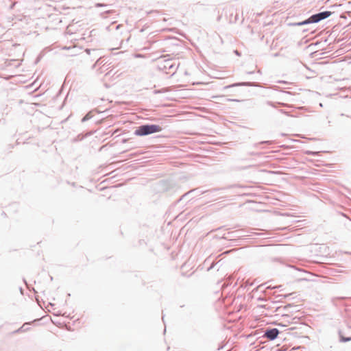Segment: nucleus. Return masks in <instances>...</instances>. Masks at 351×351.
Returning <instances> with one entry per match:
<instances>
[{
    "label": "nucleus",
    "instance_id": "f257e3e1",
    "mask_svg": "<svg viewBox=\"0 0 351 351\" xmlns=\"http://www.w3.org/2000/svg\"><path fill=\"white\" fill-rule=\"evenodd\" d=\"M162 128L155 124H144L138 126L134 134L136 136H143L162 131Z\"/></svg>",
    "mask_w": 351,
    "mask_h": 351
},
{
    "label": "nucleus",
    "instance_id": "f03ea898",
    "mask_svg": "<svg viewBox=\"0 0 351 351\" xmlns=\"http://www.w3.org/2000/svg\"><path fill=\"white\" fill-rule=\"evenodd\" d=\"M250 83L247 82H243V83H237L233 84L231 85H228L223 86L222 88H221V98L224 97L225 100L226 101H238V99H236L234 98H226L228 96H235L236 94L234 93L235 90L234 88L239 86H247L249 85Z\"/></svg>",
    "mask_w": 351,
    "mask_h": 351
},
{
    "label": "nucleus",
    "instance_id": "7ed1b4c3",
    "mask_svg": "<svg viewBox=\"0 0 351 351\" xmlns=\"http://www.w3.org/2000/svg\"><path fill=\"white\" fill-rule=\"evenodd\" d=\"M332 12L330 11H324L317 14H313L308 19L296 23L297 25H304L310 23H315L324 20L331 15Z\"/></svg>",
    "mask_w": 351,
    "mask_h": 351
},
{
    "label": "nucleus",
    "instance_id": "20e7f679",
    "mask_svg": "<svg viewBox=\"0 0 351 351\" xmlns=\"http://www.w3.org/2000/svg\"><path fill=\"white\" fill-rule=\"evenodd\" d=\"M217 257H214L212 256H208L204 262V267H206V270L208 271H211L214 269L218 263V261H216Z\"/></svg>",
    "mask_w": 351,
    "mask_h": 351
},
{
    "label": "nucleus",
    "instance_id": "39448f33",
    "mask_svg": "<svg viewBox=\"0 0 351 351\" xmlns=\"http://www.w3.org/2000/svg\"><path fill=\"white\" fill-rule=\"evenodd\" d=\"M278 334L279 330L277 328H271L267 330L264 336L270 340H274L278 337Z\"/></svg>",
    "mask_w": 351,
    "mask_h": 351
},
{
    "label": "nucleus",
    "instance_id": "423d86ee",
    "mask_svg": "<svg viewBox=\"0 0 351 351\" xmlns=\"http://www.w3.org/2000/svg\"><path fill=\"white\" fill-rule=\"evenodd\" d=\"M204 193H206L205 197H207V199L209 198H213L214 199H217V195H218V190L215 189L213 191H205Z\"/></svg>",
    "mask_w": 351,
    "mask_h": 351
},
{
    "label": "nucleus",
    "instance_id": "0eeeda50",
    "mask_svg": "<svg viewBox=\"0 0 351 351\" xmlns=\"http://www.w3.org/2000/svg\"><path fill=\"white\" fill-rule=\"evenodd\" d=\"M29 323L24 324L21 328H19V329L15 330L14 332V333H18V332H23L27 331L29 329V328H25V326L26 325H29Z\"/></svg>",
    "mask_w": 351,
    "mask_h": 351
},
{
    "label": "nucleus",
    "instance_id": "6e6552de",
    "mask_svg": "<svg viewBox=\"0 0 351 351\" xmlns=\"http://www.w3.org/2000/svg\"><path fill=\"white\" fill-rule=\"evenodd\" d=\"M93 117V115H92V111H90L89 112H88L82 119V122L84 123V122H86V121L90 119L91 118Z\"/></svg>",
    "mask_w": 351,
    "mask_h": 351
},
{
    "label": "nucleus",
    "instance_id": "1a4fd4ad",
    "mask_svg": "<svg viewBox=\"0 0 351 351\" xmlns=\"http://www.w3.org/2000/svg\"><path fill=\"white\" fill-rule=\"evenodd\" d=\"M165 68H169V69H171L173 68V64H171V61L170 60H167L165 61Z\"/></svg>",
    "mask_w": 351,
    "mask_h": 351
},
{
    "label": "nucleus",
    "instance_id": "9d476101",
    "mask_svg": "<svg viewBox=\"0 0 351 351\" xmlns=\"http://www.w3.org/2000/svg\"><path fill=\"white\" fill-rule=\"evenodd\" d=\"M96 64L98 65H104V60H101V58H99L97 61Z\"/></svg>",
    "mask_w": 351,
    "mask_h": 351
},
{
    "label": "nucleus",
    "instance_id": "9b49d317",
    "mask_svg": "<svg viewBox=\"0 0 351 351\" xmlns=\"http://www.w3.org/2000/svg\"><path fill=\"white\" fill-rule=\"evenodd\" d=\"M350 340H351V337L345 338V337L341 336V341H343V342L349 341Z\"/></svg>",
    "mask_w": 351,
    "mask_h": 351
},
{
    "label": "nucleus",
    "instance_id": "f8f14e48",
    "mask_svg": "<svg viewBox=\"0 0 351 351\" xmlns=\"http://www.w3.org/2000/svg\"><path fill=\"white\" fill-rule=\"evenodd\" d=\"M198 189H194V190H191L189 192L185 193L184 195H182V198L180 199H182V198H184V197H186L189 193H193V192H195L197 191Z\"/></svg>",
    "mask_w": 351,
    "mask_h": 351
},
{
    "label": "nucleus",
    "instance_id": "ddd939ff",
    "mask_svg": "<svg viewBox=\"0 0 351 351\" xmlns=\"http://www.w3.org/2000/svg\"><path fill=\"white\" fill-rule=\"evenodd\" d=\"M95 6H96V7H97V8H99V7H104V6H107V5L98 3H96Z\"/></svg>",
    "mask_w": 351,
    "mask_h": 351
},
{
    "label": "nucleus",
    "instance_id": "4468645a",
    "mask_svg": "<svg viewBox=\"0 0 351 351\" xmlns=\"http://www.w3.org/2000/svg\"><path fill=\"white\" fill-rule=\"evenodd\" d=\"M19 291L22 295H23V289L22 287H20Z\"/></svg>",
    "mask_w": 351,
    "mask_h": 351
},
{
    "label": "nucleus",
    "instance_id": "2eb2a0df",
    "mask_svg": "<svg viewBox=\"0 0 351 351\" xmlns=\"http://www.w3.org/2000/svg\"><path fill=\"white\" fill-rule=\"evenodd\" d=\"M98 65L97 64H96V62L92 66V69H95L96 67V66Z\"/></svg>",
    "mask_w": 351,
    "mask_h": 351
},
{
    "label": "nucleus",
    "instance_id": "dca6fc26",
    "mask_svg": "<svg viewBox=\"0 0 351 351\" xmlns=\"http://www.w3.org/2000/svg\"><path fill=\"white\" fill-rule=\"evenodd\" d=\"M223 239H226V237H225L224 235H223V237H221V241Z\"/></svg>",
    "mask_w": 351,
    "mask_h": 351
},
{
    "label": "nucleus",
    "instance_id": "f3484780",
    "mask_svg": "<svg viewBox=\"0 0 351 351\" xmlns=\"http://www.w3.org/2000/svg\"><path fill=\"white\" fill-rule=\"evenodd\" d=\"M232 250H230V251H226V252H223L222 254H228V253H229V252H232Z\"/></svg>",
    "mask_w": 351,
    "mask_h": 351
},
{
    "label": "nucleus",
    "instance_id": "a211bd4d",
    "mask_svg": "<svg viewBox=\"0 0 351 351\" xmlns=\"http://www.w3.org/2000/svg\"><path fill=\"white\" fill-rule=\"evenodd\" d=\"M161 93L160 90H155V93Z\"/></svg>",
    "mask_w": 351,
    "mask_h": 351
},
{
    "label": "nucleus",
    "instance_id": "6ab92c4d",
    "mask_svg": "<svg viewBox=\"0 0 351 351\" xmlns=\"http://www.w3.org/2000/svg\"><path fill=\"white\" fill-rule=\"evenodd\" d=\"M164 317H165V316H164V315H162V319L163 322L165 323Z\"/></svg>",
    "mask_w": 351,
    "mask_h": 351
},
{
    "label": "nucleus",
    "instance_id": "aec40b11",
    "mask_svg": "<svg viewBox=\"0 0 351 351\" xmlns=\"http://www.w3.org/2000/svg\"><path fill=\"white\" fill-rule=\"evenodd\" d=\"M86 52H87L88 53H90V49H86Z\"/></svg>",
    "mask_w": 351,
    "mask_h": 351
},
{
    "label": "nucleus",
    "instance_id": "412c9836",
    "mask_svg": "<svg viewBox=\"0 0 351 351\" xmlns=\"http://www.w3.org/2000/svg\"><path fill=\"white\" fill-rule=\"evenodd\" d=\"M219 270V267H217L216 271H218Z\"/></svg>",
    "mask_w": 351,
    "mask_h": 351
},
{
    "label": "nucleus",
    "instance_id": "4be33fe9",
    "mask_svg": "<svg viewBox=\"0 0 351 351\" xmlns=\"http://www.w3.org/2000/svg\"><path fill=\"white\" fill-rule=\"evenodd\" d=\"M221 350L223 349V346H221L220 347Z\"/></svg>",
    "mask_w": 351,
    "mask_h": 351
},
{
    "label": "nucleus",
    "instance_id": "5701e85b",
    "mask_svg": "<svg viewBox=\"0 0 351 351\" xmlns=\"http://www.w3.org/2000/svg\"><path fill=\"white\" fill-rule=\"evenodd\" d=\"M23 282H24V283H25L27 285V282L25 279H23Z\"/></svg>",
    "mask_w": 351,
    "mask_h": 351
},
{
    "label": "nucleus",
    "instance_id": "b1692460",
    "mask_svg": "<svg viewBox=\"0 0 351 351\" xmlns=\"http://www.w3.org/2000/svg\"><path fill=\"white\" fill-rule=\"evenodd\" d=\"M126 141H127V140H126V139H124V140L123 141V142H124V143H125V142H126Z\"/></svg>",
    "mask_w": 351,
    "mask_h": 351
}]
</instances>
